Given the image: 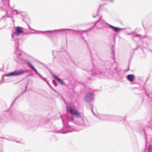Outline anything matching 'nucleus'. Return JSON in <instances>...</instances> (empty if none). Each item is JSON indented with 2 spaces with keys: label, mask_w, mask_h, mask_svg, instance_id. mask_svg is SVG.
Here are the masks:
<instances>
[{
  "label": "nucleus",
  "mask_w": 152,
  "mask_h": 152,
  "mask_svg": "<svg viewBox=\"0 0 152 152\" xmlns=\"http://www.w3.org/2000/svg\"><path fill=\"white\" fill-rule=\"evenodd\" d=\"M69 112L72 115L76 116L74 119V123L75 124L74 128H72L68 125L64 124L70 120L69 116L67 115L61 116V118L64 127L61 130L58 131V133L65 134L74 131H78L89 126V124L86 118L84 116H80L79 113L77 110L70 109Z\"/></svg>",
  "instance_id": "nucleus-1"
},
{
  "label": "nucleus",
  "mask_w": 152,
  "mask_h": 152,
  "mask_svg": "<svg viewBox=\"0 0 152 152\" xmlns=\"http://www.w3.org/2000/svg\"><path fill=\"white\" fill-rule=\"evenodd\" d=\"M23 28L22 27L19 26L15 28V31L13 32L12 34V40L15 42V50L13 57L15 61V59L17 56L19 58H21V57H22L21 55H17V53L18 52L20 53H20L22 54V55L23 56V58H26L24 53L22 51L19 50L18 48L19 41L18 38V36L20 34L23 33Z\"/></svg>",
  "instance_id": "nucleus-2"
},
{
  "label": "nucleus",
  "mask_w": 152,
  "mask_h": 152,
  "mask_svg": "<svg viewBox=\"0 0 152 152\" xmlns=\"http://www.w3.org/2000/svg\"><path fill=\"white\" fill-rule=\"evenodd\" d=\"M17 55H22L20 53H17ZM21 56H22V57H21V58H18L17 56V57L15 59V61L18 64H27L32 69L34 70L35 73H36L38 75V76L42 79L43 81H45L46 83L47 82H48L46 80V79L45 78H44L39 73L36 69L34 67V66L31 65L30 62L27 61L26 58H23L22 55H21Z\"/></svg>",
  "instance_id": "nucleus-3"
},
{
  "label": "nucleus",
  "mask_w": 152,
  "mask_h": 152,
  "mask_svg": "<svg viewBox=\"0 0 152 152\" xmlns=\"http://www.w3.org/2000/svg\"><path fill=\"white\" fill-rule=\"evenodd\" d=\"M17 55H22L20 53H17ZM21 56H22V57H21V58H18L17 56V57L15 59V61L18 64H27L32 69L34 70L35 73H36L38 75V76L42 79L43 81H45L46 83L47 82H48L46 80V79L45 78H44L39 73L36 69L34 67V66L31 65L30 62L27 61L26 58H23L22 55H21Z\"/></svg>",
  "instance_id": "nucleus-4"
},
{
  "label": "nucleus",
  "mask_w": 152,
  "mask_h": 152,
  "mask_svg": "<svg viewBox=\"0 0 152 152\" xmlns=\"http://www.w3.org/2000/svg\"><path fill=\"white\" fill-rule=\"evenodd\" d=\"M106 25L108 26L110 28L116 32H119L121 31L124 29V28H121L119 27H114L106 23L105 21L103 20L102 19L101 17L94 24L98 28L100 29L104 27Z\"/></svg>",
  "instance_id": "nucleus-5"
},
{
  "label": "nucleus",
  "mask_w": 152,
  "mask_h": 152,
  "mask_svg": "<svg viewBox=\"0 0 152 152\" xmlns=\"http://www.w3.org/2000/svg\"><path fill=\"white\" fill-rule=\"evenodd\" d=\"M26 72V71L23 69H19L15 70L13 72L7 73L3 75L2 79L4 77H16L22 75Z\"/></svg>",
  "instance_id": "nucleus-6"
},
{
  "label": "nucleus",
  "mask_w": 152,
  "mask_h": 152,
  "mask_svg": "<svg viewBox=\"0 0 152 152\" xmlns=\"http://www.w3.org/2000/svg\"><path fill=\"white\" fill-rule=\"evenodd\" d=\"M68 30V31H74L75 32H80V31H75L74 30H71V29H61L59 30H52V31H39L38 32H39V33H42V34H45V35L48 37H50L51 36V34L50 33H49V32L51 33L52 32H55L56 31H62V30Z\"/></svg>",
  "instance_id": "nucleus-7"
},
{
  "label": "nucleus",
  "mask_w": 152,
  "mask_h": 152,
  "mask_svg": "<svg viewBox=\"0 0 152 152\" xmlns=\"http://www.w3.org/2000/svg\"><path fill=\"white\" fill-rule=\"evenodd\" d=\"M94 94V92L92 91H91V92H88L86 93L85 97V100L86 102H89L93 100Z\"/></svg>",
  "instance_id": "nucleus-8"
},
{
  "label": "nucleus",
  "mask_w": 152,
  "mask_h": 152,
  "mask_svg": "<svg viewBox=\"0 0 152 152\" xmlns=\"http://www.w3.org/2000/svg\"><path fill=\"white\" fill-rule=\"evenodd\" d=\"M113 117V116H112L103 114L99 115L98 116V118L100 120H109L111 118Z\"/></svg>",
  "instance_id": "nucleus-9"
},
{
  "label": "nucleus",
  "mask_w": 152,
  "mask_h": 152,
  "mask_svg": "<svg viewBox=\"0 0 152 152\" xmlns=\"http://www.w3.org/2000/svg\"><path fill=\"white\" fill-rule=\"evenodd\" d=\"M103 72L102 71H99L96 69H93L91 71H89V73L90 74H92L93 75L97 76L98 74H102Z\"/></svg>",
  "instance_id": "nucleus-10"
},
{
  "label": "nucleus",
  "mask_w": 152,
  "mask_h": 152,
  "mask_svg": "<svg viewBox=\"0 0 152 152\" xmlns=\"http://www.w3.org/2000/svg\"><path fill=\"white\" fill-rule=\"evenodd\" d=\"M6 12V15H4L2 16L1 18V19H2L4 18H12L13 17V16L12 15H11V13L12 12V11H8L7 10H5Z\"/></svg>",
  "instance_id": "nucleus-11"
},
{
  "label": "nucleus",
  "mask_w": 152,
  "mask_h": 152,
  "mask_svg": "<svg viewBox=\"0 0 152 152\" xmlns=\"http://www.w3.org/2000/svg\"><path fill=\"white\" fill-rule=\"evenodd\" d=\"M134 75L129 74L127 75V79L129 81L133 82L134 79Z\"/></svg>",
  "instance_id": "nucleus-12"
},
{
  "label": "nucleus",
  "mask_w": 152,
  "mask_h": 152,
  "mask_svg": "<svg viewBox=\"0 0 152 152\" xmlns=\"http://www.w3.org/2000/svg\"><path fill=\"white\" fill-rule=\"evenodd\" d=\"M0 4L1 5H3V7H4L5 5H7L9 6V8H10L8 0H1Z\"/></svg>",
  "instance_id": "nucleus-13"
},
{
  "label": "nucleus",
  "mask_w": 152,
  "mask_h": 152,
  "mask_svg": "<svg viewBox=\"0 0 152 152\" xmlns=\"http://www.w3.org/2000/svg\"><path fill=\"white\" fill-rule=\"evenodd\" d=\"M53 77L56 79V80H57L59 82V83L61 85H65V84L64 83L63 81L60 79L57 76L55 75H53Z\"/></svg>",
  "instance_id": "nucleus-14"
},
{
  "label": "nucleus",
  "mask_w": 152,
  "mask_h": 152,
  "mask_svg": "<svg viewBox=\"0 0 152 152\" xmlns=\"http://www.w3.org/2000/svg\"><path fill=\"white\" fill-rule=\"evenodd\" d=\"M118 121H125V118H124L121 116H118L117 118Z\"/></svg>",
  "instance_id": "nucleus-15"
},
{
  "label": "nucleus",
  "mask_w": 152,
  "mask_h": 152,
  "mask_svg": "<svg viewBox=\"0 0 152 152\" xmlns=\"http://www.w3.org/2000/svg\"><path fill=\"white\" fill-rule=\"evenodd\" d=\"M12 12L14 15H17L20 13V12H18L16 10H12Z\"/></svg>",
  "instance_id": "nucleus-16"
},
{
  "label": "nucleus",
  "mask_w": 152,
  "mask_h": 152,
  "mask_svg": "<svg viewBox=\"0 0 152 152\" xmlns=\"http://www.w3.org/2000/svg\"><path fill=\"white\" fill-rule=\"evenodd\" d=\"M133 37L134 38L135 37H138L140 39L141 38V36L139 34H137L135 35H134L133 36Z\"/></svg>",
  "instance_id": "nucleus-17"
},
{
  "label": "nucleus",
  "mask_w": 152,
  "mask_h": 152,
  "mask_svg": "<svg viewBox=\"0 0 152 152\" xmlns=\"http://www.w3.org/2000/svg\"><path fill=\"white\" fill-rule=\"evenodd\" d=\"M52 83L53 85L55 86L56 87L57 85V84L56 82L54 80H53L52 81Z\"/></svg>",
  "instance_id": "nucleus-18"
},
{
  "label": "nucleus",
  "mask_w": 152,
  "mask_h": 152,
  "mask_svg": "<svg viewBox=\"0 0 152 152\" xmlns=\"http://www.w3.org/2000/svg\"><path fill=\"white\" fill-rule=\"evenodd\" d=\"M10 115L8 112L7 111L5 113V117H7L8 116V115Z\"/></svg>",
  "instance_id": "nucleus-19"
},
{
  "label": "nucleus",
  "mask_w": 152,
  "mask_h": 152,
  "mask_svg": "<svg viewBox=\"0 0 152 152\" xmlns=\"http://www.w3.org/2000/svg\"><path fill=\"white\" fill-rule=\"evenodd\" d=\"M152 149L150 148V145H149V149L148 152H152Z\"/></svg>",
  "instance_id": "nucleus-20"
},
{
  "label": "nucleus",
  "mask_w": 152,
  "mask_h": 152,
  "mask_svg": "<svg viewBox=\"0 0 152 152\" xmlns=\"http://www.w3.org/2000/svg\"><path fill=\"white\" fill-rule=\"evenodd\" d=\"M143 131H144V132L145 134V139H146V142H147V138H146V133H145V131L144 129H143Z\"/></svg>",
  "instance_id": "nucleus-21"
},
{
  "label": "nucleus",
  "mask_w": 152,
  "mask_h": 152,
  "mask_svg": "<svg viewBox=\"0 0 152 152\" xmlns=\"http://www.w3.org/2000/svg\"><path fill=\"white\" fill-rule=\"evenodd\" d=\"M145 94H146V95L148 97H149V94H148L146 93V90H145Z\"/></svg>",
  "instance_id": "nucleus-22"
},
{
  "label": "nucleus",
  "mask_w": 152,
  "mask_h": 152,
  "mask_svg": "<svg viewBox=\"0 0 152 152\" xmlns=\"http://www.w3.org/2000/svg\"><path fill=\"white\" fill-rule=\"evenodd\" d=\"M47 83L48 84V85L51 88V87H52L50 85V84L48 82H47Z\"/></svg>",
  "instance_id": "nucleus-23"
},
{
  "label": "nucleus",
  "mask_w": 152,
  "mask_h": 152,
  "mask_svg": "<svg viewBox=\"0 0 152 152\" xmlns=\"http://www.w3.org/2000/svg\"><path fill=\"white\" fill-rule=\"evenodd\" d=\"M113 55L114 57L115 56V54L114 53V51L113 50V51L112 52Z\"/></svg>",
  "instance_id": "nucleus-24"
},
{
  "label": "nucleus",
  "mask_w": 152,
  "mask_h": 152,
  "mask_svg": "<svg viewBox=\"0 0 152 152\" xmlns=\"http://www.w3.org/2000/svg\"><path fill=\"white\" fill-rule=\"evenodd\" d=\"M28 28H29L30 29H31V30L35 31V30H34V29H31V28H30V27H29L28 25Z\"/></svg>",
  "instance_id": "nucleus-25"
},
{
  "label": "nucleus",
  "mask_w": 152,
  "mask_h": 152,
  "mask_svg": "<svg viewBox=\"0 0 152 152\" xmlns=\"http://www.w3.org/2000/svg\"><path fill=\"white\" fill-rule=\"evenodd\" d=\"M0 10H3L2 7L1 6H0Z\"/></svg>",
  "instance_id": "nucleus-26"
},
{
  "label": "nucleus",
  "mask_w": 152,
  "mask_h": 152,
  "mask_svg": "<svg viewBox=\"0 0 152 152\" xmlns=\"http://www.w3.org/2000/svg\"><path fill=\"white\" fill-rule=\"evenodd\" d=\"M19 96H17V97L15 98V100H14V101H15V100H16V99L17 98H18V97Z\"/></svg>",
  "instance_id": "nucleus-27"
},
{
  "label": "nucleus",
  "mask_w": 152,
  "mask_h": 152,
  "mask_svg": "<svg viewBox=\"0 0 152 152\" xmlns=\"http://www.w3.org/2000/svg\"><path fill=\"white\" fill-rule=\"evenodd\" d=\"M51 88L54 91H56L52 87H51Z\"/></svg>",
  "instance_id": "nucleus-28"
},
{
  "label": "nucleus",
  "mask_w": 152,
  "mask_h": 152,
  "mask_svg": "<svg viewBox=\"0 0 152 152\" xmlns=\"http://www.w3.org/2000/svg\"><path fill=\"white\" fill-rule=\"evenodd\" d=\"M51 88L54 91H56L52 87H51Z\"/></svg>",
  "instance_id": "nucleus-29"
},
{
  "label": "nucleus",
  "mask_w": 152,
  "mask_h": 152,
  "mask_svg": "<svg viewBox=\"0 0 152 152\" xmlns=\"http://www.w3.org/2000/svg\"><path fill=\"white\" fill-rule=\"evenodd\" d=\"M51 88L54 91H56L52 87H51Z\"/></svg>",
  "instance_id": "nucleus-30"
},
{
  "label": "nucleus",
  "mask_w": 152,
  "mask_h": 152,
  "mask_svg": "<svg viewBox=\"0 0 152 152\" xmlns=\"http://www.w3.org/2000/svg\"><path fill=\"white\" fill-rule=\"evenodd\" d=\"M91 110H92V113H93V108H92V106H91Z\"/></svg>",
  "instance_id": "nucleus-31"
},
{
  "label": "nucleus",
  "mask_w": 152,
  "mask_h": 152,
  "mask_svg": "<svg viewBox=\"0 0 152 152\" xmlns=\"http://www.w3.org/2000/svg\"><path fill=\"white\" fill-rule=\"evenodd\" d=\"M83 34H82V37L83 39H84V37L83 36Z\"/></svg>",
  "instance_id": "nucleus-32"
},
{
  "label": "nucleus",
  "mask_w": 152,
  "mask_h": 152,
  "mask_svg": "<svg viewBox=\"0 0 152 152\" xmlns=\"http://www.w3.org/2000/svg\"><path fill=\"white\" fill-rule=\"evenodd\" d=\"M132 34V33H128V35H131V34Z\"/></svg>",
  "instance_id": "nucleus-33"
},
{
  "label": "nucleus",
  "mask_w": 152,
  "mask_h": 152,
  "mask_svg": "<svg viewBox=\"0 0 152 152\" xmlns=\"http://www.w3.org/2000/svg\"><path fill=\"white\" fill-rule=\"evenodd\" d=\"M1 120H2V119L0 118V122H1Z\"/></svg>",
  "instance_id": "nucleus-34"
},
{
  "label": "nucleus",
  "mask_w": 152,
  "mask_h": 152,
  "mask_svg": "<svg viewBox=\"0 0 152 152\" xmlns=\"http://www.w3.org/2000/svg\"><path fill=\"white\" fill-rule=\"evenodd\" d=\"M102 6V5H100L99 6V8H100Z\"/></svg>",
  "instance_id": "nucleus-35"
},
{
  "label": "nucleus",
  "mask_w": 152,
  "mask_h": 152,
  "mask_svg": "<svg viewBox=\"0 0 152 152\" xmlns=\"http://www.w3.org/2000/svg\"><path fill=\"white\" fill-rule=\"evenodd\" d=\"M93 17L94 18H95L96 17V16H94V15H93Z\"/></svg>",
  "instance_id": "nucleus-36"
},
{
  "label": "nucleus",
  "mask_w": 152,
  "mask_h": 152,
  "mask_svg": "<svg viewBox=\"0 0 152 152\" xmlns=\"http://www.w3.org/2000/svg\"><path fill=\"white\" fill-rule=\"evenodd\" d=\"M147 79L146 80V82L145 83H145L147 81Z\"/></svg>",
  "instance_id": "nucleus-37"
},
{
  "label": "nucleus",
  "mask_w": 152,
  "mask_h": 152,
  "mask_svg": "<svg viewBox=\"0 0 152 152\" xmlns=\"http://www.w3.org/2000/svg\"><path fill=\"white\" fill-rule=\"evenodd\" d=\"M98 15V13H97V14H96V15Z\"/></svg>",
  "instance_id": "nucleus-38"
},
{
  "label": "nucleus",
  "mask_w": 152,
  "mask_h": 152,
  "mask_svg": "<svg viewBox=\"0 0 152 152\" xmlns=\"http://www.w3.org/2000/svg\"><path fill=\"white\" fill-rule=\"evenodd\" d=\"M52 53H53V54H54V53L53 52H52Z\"/></svg>",
  "instance_id": "nucleus-39"
},
{
  "label": "nucleus",
  "mask_w": 152,
  "mask_h": 152,
  "mask_svg": "<svg viewBox=\"0 0 152 152\" xmlns=\"http://www.w3.org/2000/svg\"><path fill=\"white\" fill-rule=\"evenodd\" d=\"M82 31V32H84V31L85 32V31Z\"/></svg>",
  "instance_id": "nucleus-40"
},
{
  "label": "nucleus",
  "mask_w": 152,
  "mask_h": 152,
  "mask_svg": "<svg viewBox=\"0 0 152 152\" xmlns=\"http://www.w3.org/2000/svg\"><path fill=\"white\" fill-rule=\"evenodd\" d=\"M3 82H4V81L1 82V83H3Z\"/></svg>",
  "instance_id": "nucleus-41"
},
{
  "label": "nucleus",
  "mask_w": 152,
  "mask_h": 152,
  "mask_svg": "<svg viewBox=\"0 0 152 152\" xmlns=\"http://www.w3.org/2000/svg\"><path fill=\"white\" fill-rule=\"evenodd\" d=\"M116 67H115V69H116Z\"/></svg>",
  "instance_id": "nucleus-42"
},
{
  "label": "nucleus",
  "mask_w": 152,
  "mask_h": 152,
  "mask_svg": "<svg viewBox=\"0 0 152 152\" xmlns=\"http://www.w3.org/2000/svg\"><path fill=\"white\" fill-rule=\"evenodd\" d=\"M85 34L86 35H87V34Z\"/></svg>",
  "instance_id": "nucleus-43"
},
{
  "label": "nucleus",
  "mask_w": 152,
  "mask_h": 152,
  "mask_svg": "<svg viewBox=\"0 0 152 152\" xmlns=\"http://www.w3.org/2000/svg\"><path fill=\"white\" fill-rule=\"evenodd\" d=\"M151 51H152V50H151Z\"/></svg>",
  "instance_id": "nucleus-44"
}]
</instances>
